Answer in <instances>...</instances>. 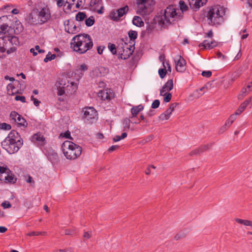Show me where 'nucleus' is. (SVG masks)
<instances>
[{
	"instance_id": "16",
	"label": "nucleus",
	"mask_w": 252,
	"mask_h": 252,
	"mask_svg": "<svg viewBox=\"0 0 252 252\" xmlns=\"http://www.w3.org/2000/svg\"><path fill=\"white\" fill-rule=\"evenodd\" d=\"M67 25L65 27V30L66 32L71 34H75L78 32L77 27L73 21L67 20Z\"/></svg>"
},
{
	"instance_id": "4",
	"label": "nucleus",
	"mask_w": 252,
	"mask_h": 252,
	"mask_svg": "<svg viewBox=\"0 0 252 252\" xmlns=\"http://www.w3.org/2000/svg\"><path fill=\"white\" fill-rule=\"evenodd\" d=\"M62 149L66 158L70 160L76 159L81 155L82 151L81 146L68 140L62 144Z\"/></svg>"
},
{
	"instance_id": "7",
	"label": "nucleus",
	"mask_w": 252,
	"mask_h": 252,
	"mask_svg": "<svg viewBox=\"0 0 252 252\" xmlns=\"http://www.w3.org/2000/svg\"><path fill=\"white\" fill-rule=\"evenodd\" d=\"M149 0H139L137 2V14L145 16L149 14L153 11V6L149 3Z\"/></svg>"
},
{
	"instance_id": "37",
	"label": "nucleus",
	"mask_w": 252,
	"mask_h": 252,
	"mask_svg": "<svg viewBox=\"0 0 252 252\" xmlns=\"http://www.w3.org/2000/svg\"><path fill=\"white\" fill-rule=\"evenodd\" d=\"M130 121L129 119L125 118L123 120L125 130L129 129L130 128Z\"/></svg>"
},
{
	"instance_id": "29",
	"label": "nucleus",
	"mask_w": 252,
	"mask_h": 252,
	"mask_svg": "<svg viewBox=\"0 0 252 252\" xmlns=\"http://www.w3.org/2000/svg\"><path fill=\"white\" fill-rule=\"evenodd\" d=\"M87 16L85 12H79L76 15V20L78 21H82L86 18Z\"/></svg>"
},
{
	"instance_id": "46",
	"label": "nucleus",
	"mask_w": 252,
	"mask_h": 252,
	"mask_svg": "<svg viewBox=\"0 0 252 252\" xmlns=\"http://www.w3.org/2000/svg\"><path fill=\"white\" fill-rule=\"evenodd\" d=\"M15 99L16 101L20 100L22 102L25 103L26 102V98L24 96H19V95H16L15 97Z\"/></svg>"
},
{
	"instance_id": "21",
	"label": "nucleus",
	"mask_w": 252,
	"mask_h": 252,
	"mask_svg": "<svg viewBox=\"0 0 252 252\" xmlns=\"http://www.w3.org/2000/svg\"><path fill=\"white\" fill-rule=\"evenodd\" d=\"M129 8L128 6L126 5L123 7H121L120 8L117 10V18L120 19L122 17H123L124 15L126 14L128 12Z\"/></svg>"
},
{
	"instance_id": "24",
	"label": "nucleus",
	"mask_w": 252,
	"mask_h": 252,
	"mask_svg": "<svg viewBox=\"0 0 252 252\" xmlns=\"http://www.w3.org/2000/svg\"><path fill=\"white\" fill-rule=\"evenodd\" d=\"M171 113L172 110L167 109L164 113L161 114L159 116V119L162 121L168 120L169 118V116L171 115Z\"/></svg>"
},
{
	"instance_id": "8",
	"label": "nucleus",
	"mask_w": 252,
	"mask_h": 252,
	"mask_svg": "<svg viewBox=\"0 0 252 252\" xmlns=\"http://www.w3.org/2000/svg\"><path fill=\"white\" fill-rule=\"evenodd\" d=\"M127 43L123 41L117 46V50L119 53V58L123 60L128 59L132 54L133 50L131 47H130Z\"/></svg>"
},
{
	"instance_id": "63",
	"label": "nucleus",
	"mask_w": 252,
	"mask_h": 252,
	"mask_svg": "<svg viewBox=\"0 0 252 252\" xmlns=\"http://www.w3.org/2000/svg\"><path fill=\"white\" fill-rule=\"evenodd\" d=\"M7 230V228L4 226H0V233H4Z\"/></svg>"
},
{
	"instance_id": "12",
	"label": "nucleus",
	"mask_w": 252,
	"mask_h": 252,
	"mask_svg": "<svg viewBox=\"0 0 252 252\" xmlns=\"http://www.w3.org/2000/svg\"><path fill=\"white\" fill-rule=\"evenodd\" d=\"M207 1V0H189L190 7L195 11L205 4Z\"/></svg>"
},
{
	"instance_id": "5",
	"label": "nucleus",
	"mask_w": 252,
	"mask_h": 252,
	"mask_svg": "<svg viewBox=\"0 0 252 252\" xmlns=\"http://www.w3.org/2000/svg\"><path fill=\"white\" fill-rule=\"evenodd\" d=\"M31 23L36 24H42L46 23L51 18V13L49 8L44 6L36 9L33 12V14L29 15Z\"/></svg>"
},
{
	"instance_id": "17",
	"label": "nucleus",
	"mask_w": 252,
	"mask_h": 252,
	"mask_svg": "<svg viewBox=\"0 0 252 252\" xmlns=\"http://www.w3.org/2000/svg\"><path fill=\"white\" fill-rule=\"evenodd\" d=\"M217 46V43L215 41H211L209 42L207 40H205L203 42L199 45V47L201 49H211Z\"/></svg>"
},
{
	"instance_id": "19",
	"label": "nucleus",
	"mask_w": 252,
	"mask_h": 252,
	"mask_svg": "<svg viewBox=\"0 0 252 252\" xmlns=\"http://www.w3.org/2000/svg\"><path fill=\"white\" fill-rule=\"evenodd\" d=\"M8 173H10V170L7 166H1L0 165V180L4 181L6 179Z\"/></svg>"
},
{
	"instance_id": "45",
	"label": "nucleus",
	"mask_w": 252,
	"mask_h": 252,
	"mask_svg": "<svg viewBox=\"0 0 252 252\" xmlns=\"http://www.w3.org/2000/svg\"><path fill=\"white\" fill-rule=\"evenodd\" d=\"M179 3L182 10H187L188 9V7L184 1L180 0Z\"/></svg>"
},
{
	"instance_id": "34",
	"label": "nucleus",
	"mask_w": 252,
	"mask_h": 252,
	"mask_svg": "<svg viewBox=\"0 0 252 252\" xmlns=\"http://www.w3.org/2000/svg\"><path fill=\"white\" fill-rule=\"evenodd\" d=\"M56 55L55 54H52L51 52H48L46 57L44 59V62L47 63L48 61H52L55 59Z\"/></svg>"
},
{
	"instance_id": "44",
	"label": "nucleus",
	"mask_w": 252,
	"mask_h": 252,
	"mask_svg": "<svg viewBox=\"0 0 252 252\" xmlns=\"http://www.w3.org/2000/svg\"><path fill=\"white\" fill-rule=\"evenodd\" d=\"M159 104V100L158 99H156L153 102L151 107L153 109L157 108L158 107Z\"/></svg>"
},
{
	"instance_id": "51",
	"label": "nucleus",
	"mask_w": 252,
	"mask_h": 252,
	"mask_svg": "<svg viewBox=\"0 0 252 252\" xmlns=\"http://www.w3.org/2000/svg\"><path fill=\"white\" fill-rule=\"evenodd\" d=\"M1 205L4 208H10L11 207V204L7 201L2 202Z\"/></svg>"
},
{
	"instance_id": "50",
	"label": "nucleus",
	"mask_w": 252,
	"mask_h": 252,
	"mask_svg": "<svg viewBox=\"0 0 252 252\" xmlns=\"http://www.w3.org/2000/svg\"><path fill=\"white\" fill-rule=\"evenodd\" d=\"M92 235V234L91 232H85L83 235L84 240H85V239H90Z\"/></svg>"
},
{
	"instance_id": "58",
	"label": "nucleus",
	"mask_w": 252,
	"mask_h": 252,
	"mask_svg": "<svg viewBox=\"0 0 252 252\" xmlns=\"http://www.w3.org/2000/svg\"><path fill=\"white\" fill-rule=\"evenodd\" d=\"M64 234L66 235H73L74 234V231L70 229H66L64 231Z\"/></svg>"
},
{
	"instance_id": "9",
	"label": "nucleus",
	"mask_w": 252,
	"mask_h": 252,
	"mask_svg": "<svg viewBox=\"0 0 252 252\" xmlns=\"http://www.w3.org/2000/svg\"><path fill=\"white\" fill-rule=\"evenodd\" d=\"M83 115L82 118L85 121L93 123L97 116V111L92 107H88L83 109Z\"/></svg>"
},
{
	"instance_id": "57",
	"label": "nucleus",
	"mask_w": 252,
	"mask_h": 252,
	"mask_svg": "<svg viewBox=\"0 0 252 252\" xmlns=\"http://www.w3.org/2000/svg\"><path fill=\"white\" fill-rule=\"evenodd\" d=\"M8 26L5 24H2L0 26V29L1 32H4L6 31Z\"/></svg>"
},
{
	"instance_id": "60",
	"label": "nucleus",
	"mask_w": 252,
	"mask_h": 252,
	"mask_svg": "<svg viewBox=\"0 0 252 252\" xmlns=\"http://www.w3.org/2000/svg\"><path fill=\"white\" fill-rule=\"evenodd\" d=\"M16 50V49L15 47H11L10 48V49H8L7 51H6V52H7V54H10V53H13L14 52H15Z\"/></svg>"
},
{
	"instance_id": "10",
	"label": "nucleus",
	"mask_w": 252,
	"mask_h": 252,
	"mask_svg": "<svg viewBox=\"0 0 252 252\" xmlns=\"http://www.w3.org/2000/svg\"><path fill=\"white\" fill-rule=\"evenodd\" d=\"M10 118L13 122L16 123L20 126L27 127L28 123L26 120L16 111H12L10 114Z\"/></svg>"
},
{
	"instance_id": "2",
	"label": "nucleus",
	"mask_w": 252,
	"mask_h": 252,
	"mask_svg": "<svg viewBox=\"0 0 252 252\" xmlns=\"http://www.w3.org/2000/svg\"><path fill=\"white\" fill-rule=\"evenodd\" d=\"M70 45L74 51L82 54L92 48L93 42L89 34H79L72 38Z\"/></svg>"
},
{
	"instance_id": "53",
	"label": "nucleus",
	"mask_w": 252,
	"mask_h": 252,
	"mask_svg": "<svg viewBox=\"0 0 252 252\" xmlns=\"http://www.w3.org/2000/svg\"><path fill=\"white\" fill-rule=\"evenodd\" d=\"M45 233V232H36V231H33V232H32L30 233H29L28 235L30 236H38V235H39L40 234H44Z\"/></svg>"
},
{
	"instance_id": "38",
	"label": "nucleus",
	"mask_w": 252,
	"mask_h": 252,
	"mask_svg": "<svg viewBox=\"0 0 252 252\" xmlns=\"http://www.w3.org/2000/svg\"><path fill=\"white\" fill-rule=\"evenodd\" d=\"M110 16L112 20L113 21H117L119 20L120 19L117 18V10H113L111 12Z\"/></svg>"
},
{
	"instance_id": "14",
	"label": "nucleus",
	"mask_w": 252,
	"mask_h": 252,
	"mask_svg": "<svg viewBox=\"0 0 252 252\" xmlns=\"http://www.w3.org/2000/svg\"><path fill=\"white\" fill-rule=\"evenodd\" d=\"M173 88V80L170 79L163 86L160 90V95H164L166 94V93L170 91Z\"/></svg>"
},
{
	"instance_id": "23",
	"label": "nucleus",
	"mask_w": 252,
	"mask_h": 252,
	"mask_svg": "<svg viewBox=\"0 0 252 252\" xmlns=\"http://www.w3.org/2000/svg\"><path fill=\"white\" fill-rule=\"evenodd\" d=\"M132 23L135 26L139 27H142L144 25V23L143 22L141 18L137 16H135L133 17L132 20Z\"/></svg>"
},
{
	"instance_id": "3",
	"label": "nucleus",
	"mask_w": 252,
	"mask_h": 252,
	"mask_svg": "<svg viewBox=\"0 0 252 252\" xmlns=\"http://www.w3.org/2000/svg\"><path fill=\"white\" fill-rule=\"evenodd\" d=\"M225 9L220 4H214L207 8L206 17L209 25L218 27L224 21Z\"/></svg>"
},
{
	"instance_id": "39",
	"label": "nucleus",
	"mask_w": 252,
	"mask_h": 252,
	"mask_svg": "<svg viewBox=\"0 0 252 252\" xmlns=\"http://www.w3.org/2000/svg\"><path fill=\"white\" fill-rule=\"evenodd\" d=\"M163 96H164V99H163L164 101L165 102H168L171 99L172 95V94L171 93H166V94L164 95Z\"/></svg>"
},
{
	"instance_id": "32",
	"label": "nucleus",
	"mask_w": 252,
	"mask_h": 252,
	"mask_svg": "<svg viewBox=\"0 0 252 252\" xmlns=\"http://www.w3.org/2000/svg\"><path fill=\"white\" fill-rule=\"evenodd\" d=\"M95 22L94 18L93 16H90L89 18L85 20V24L88 27L93 26Z\"/></svg>"
},
{
	"instance_id": "56",
	"label": "nucleus",
	"mask_w": 252,
	"mask_h": 252,
	"mask_svg": "<svg viewBox=\"0 0 252 252\" xmlns=\"http://www.w3.org/2000/svg\"><path fill=\"white\" fill-rule=\"evenodd\" d=\"M178 103L174 102L170 104L169 108H168L169 110H172V112L174 110V109L176 107V106L178 105Z\"/></svg>"
},
{
	"instance_id": "49",
	"label": "nucleus",
	"mask_w": 252,
	"mask_h": 252,
	"mask_svg": "<svg viewBox=\"0 0 252 252\" xmlns=\"http://www.w3.org/2000/svg\"><path fill=\"white\" fill-rule=\"evenodd\" d=\"M64 89V87H60L58 89L57 94L59 96L63 95L65 93Z\"/></svg>"
},
{
	"instance_id": "13",
	"label": "nucleus",
	"mask_w": 252,
	"mask_h": 252,
	"mask_svg": "<svg viewBox=\"0 0 252 252\" xmlns=\"http://www.w3.org/2000/svg\"><path fill=\"white\" fill-rule=\"evenodd\" d=\"M98 96L102 100H110L114 97V94L111 92L110 90H105L100 91L98 94Z\"/></svg>"
},
{
	"instance_id": "1",
	"label": "nucleus",
	"mask_w": 252,
	"mask_h": 252,
	"mask_svg": "<svg viewBox=\"0 0 252 252\" xmlns=\"http://www.w3.org/2000/svg\"><path fill=\"white\" fill-rule=\"evenodd\" d=\"M23 145V139L20 134L14 130H11L8 136L1 143L2 148L9 154L17 153Z\"/></svg>"
},
{
	"instance_id": "22",
	"label": "nucleus",
	"mask_w": 252,
	"mask_h": 252,
	"mask_svg": "<svg viewBox=\"0 0 252 252\" xmlns=\"http://www.w3.org/2000/svg\"><path fill=\"white\" fill-rule=\"evenodd\" d=\"M15 89V86L11 83H9L7 86V94L9 95H12L16 94H21L22 93L17 90L16 92H13V90Z\"/></svg>"
},
{
	"instance_id": "43",
	"label": "nucleus",
	"mask_w": 252,
	"mask_h": 252,
	"mask_svg": "<svg viewBox=\"0 0 252 252\" xmlns=\"http://www.w3.org/2000/svg\"><path fill=\"white\" fill-rule=\"evenodd\" d=\"M2 40H4V41L8 40V41H9L10 42H12L13 41H15L16 40H17V39L15 36H12V37L4 36L2 38Z\"/></svg>"
},
{
	"instance_id": "59",
	"label": "nucleus",
	"mask_w": 252,
	"mask_h": 252,
	"mask_svg": "<svg viewBox=\"0 0 252 252\" xmlns=\"http://www.w3.org/2000/svg\"><path fill=\"white\" fill-rule=\"evenodd\" d=\"M122 139L121 138V136H119V135H116L113 138V140L115 142H118V141H120V140H121Z\"/></svg>"
},
{
	"instance_id": "6",
	"label": "nucleus",
	"mask_w": 252,
	"mask_h": 252,
	"mask_svg": "<svg viewBox=\"0 0 252 252\" xmlns=\"http://www.w3.org/2000/svg\"><path fill=\"white\" fill-rule=\"evenodd\" d=\"M177 15L176 9L171 5H169L164 10H161L157 20L160 25L163 27L164 25H169L171 23L170 20Z\"/></svg>"
},
{
	"instance_id": "33",
	"label": "nucleus",
	"mask_w": 252,
	"mask_h": 252,
	"mask_svg": "<svg viewBox=\"0 0 252 252\" xmlns=\"http://www.w3.org/2000/svg\"><path fill=\"white\" fill-rule=\"evenodd\" d=\"M102 4V0H91L90 1V6L91 7H98Z\"/></svg>"
},
{
	"instance_id": "15",
	"label": "nucleus",
	"mask_w": 252,
	"mask_h": 252,
	"mask_svg": "<svg viewBox=\"0 0 252 252\" xmlns=\"http://www.w3.org/2000/svg\"><path fill=\"white\" fill-rule=\"evenodd\" d=\"M85 0H66V3H68L67 8L71 10L72 6L75 5L76 8H79L85 2Z\"/></svg>"
},
{
	"instance_id": "25",
	"label": "nucleus",
	"mask_w": 252,
	"mask_h": 252,
	"mask_svg": "<svg viewBox=\"0 0 252 252\" xmlns=\"http://www.w3.org/2000/svg\"><path fill=\"white\" fill-rule=\"evenodd\" d=\"M235 221L240 223L243 224L245 226H250L252 227V221L248 220H242L241 219H236Z\"/></svg>"
},
{
	"instance_id": "27",
	"label": "nucleus",
	"mask_w": 252,
	"mask_h": 252,
	"mask_svg": "<svg viewBox=\"0 0 252 252\" xmlns=\"http://www.w3.org/2000/svg\"><path fill=\"white\" fill-rule=\"evenodd\" d=\"M250 93L249 91L246 88H243L241 91L240 93L238 94L237 97L239 100L243 99L244 97Z\"/></svg>"
},
{
	"instance_id": "26",
	"label": "nucleus",
	"mask_w": 252,
	"mask_h": 252,
	"mask_svg": "<svg viewBox=\"0 0 252 252\" xmlns=\"http://www.w3.org/2000/svg\"><path fill=\"white\" fill-rule=\"evenodd\" d=\"M17 179L15 178L14 175L11 173L10 171V173H8L7 175V177L6 179L4 180L5 183H14L16 182Z\"/></svg>"
},
{
	"instance_id": "11",
	"label": "nucleus",
	"mask_w": 252,
	"mask_h": 252,
	"mask_svg": "<svg viewBox=\"0 0 252 252\" xmlns=\"http://www.w3.org/2000/svg\"><path fill=\"white\" fill-rule=\"evenodd\" d=\"M176 69L179 72H183L186 70V60L181 56H178V59L175 61Z\"/></svg>"
},
{
	"instance_id": "52",
	"label": "nucleus",
	"mask_w": 252,
	"mask_h": 252,
	"mask_svg": "<svg viewBox=\"0 0 252 252\" xmlns=\"http://www.w3.org/2000/svg\"><path fill=\"white\" fill-rule=\"evenodd\" d=\"M120 148L119 145H113L111 146L108 150V151L110 153L116 150H118Z\"/></svg>"
},
{
	"instance_id": "30",
	"label": "nucleus",
	"mask_w": 252,
	"mask_h": 252,
	"mask_svg": "<svg viewBox=\"0 0 252 252\" xmlns=\"http://www.w3.org/2000/svg\"><path fill=\"white\" fill-rule=\"evenodd\" d=\"M213 143H209L204 145H201L199 147L201 153L209 150L213 145Z\"/></svg>"
},
{
	"instance_id": "61",
	"label": "nucleus",
	"mask_w": 252,
	"mask_h": 252,
	"mask_svg": "<svg viewBox=\"0 0 252 252\" xmlns=\"http://www.w3.org/2000/svg\"><path fill=\"white\" fill-rule=\"evenodd\" d=\"M35 48L36 50H37L38 52L39 53H43L45 52V51L44 50L40 49V47L38 45L35 46Z\"/></svg>"
},
{
	"instance_id": "54",
	"label": "nucleus",
	"mask_w": 252,
	"mask_h": 252,
	"mask_svg": "<svg viewBox=\"0 0 252 252\" xmlns=\"http://www.w3.org/2000/svg\"><path fill=\"white\" fill-rule=\"evenodd\" d=\"M217 57L220 59H221L222 60L226 59V57L223 55L220 52H218L217 54Z\"/></svg>"
},
{
	"instance_id": "20",
	"label": "nucleus",
	"mask_w": 252,
	"mask_h": 252,
	"mask_svg": "<svg viewBox=\"0 0 252 252\" xmlns=\"http://www.w3.org/2000/svg\"><path fill=\"white\" fill-rule=\"evenodd\" d=\"M143 108L144 107L142 105L133 106L131 109V113L132 115L131 118L136 117V115L143 109Z\"/></svg>"
},
{
	"instance_id": "41",
	"label": "nucleus",
	"mask_w": 252,
	"mask_h": 252,
	"mask_svg": "<svg viewBox=\"0 0 252 252\" xmlns=\"http://www.w3.org/2000/svg\"><path fill=\"white\" fill-rule=\"evenodd\" d=\"M201 152L200 151V149L199 148H197L192 151H191L189 153V155L190 156H197V155H199L200 154H201Z\"/></svg>"
},
{
	"instance_id": "31",
	"label": "nucleus",
	"mask_w": 252,
	"mask_h": 252,
	"mask_svg": "<svg viewBox=\"0 0 252 252\" xmlns=\"http://www.w3.org/2000/svg\"><path fill=\"white\" fill-rule=\"evenodd\" d=\"M108 48L113 55H116L117 54V51H118L117 47L116 48L114 44L109 43Z\"/></svg>"
},
{
	"instance_id": "64",
	"label": "nucleus",
	"mask_w": 252,
	"mask_h": 252,
	"mask_svg": "<svg viewBox=\"0 0 252 252\" xmlns=\"http://www.w3.org/2000/svg\"><path fill=\"white\" fill-rule=\"evenodd\" d=\"M246 88H247L248 90H249L250 92L252 91V82L247 85Z\"/></svg>"
},
{
	"instance_id": "42",
	"label": "nucleus",
	"mask_w": 252,
	"mask_h": 252,
	"mask_svg": "<svg viewBox=\"0 0 252 252\" xmlns=\"http://www.w3.org/2000/svg\"><path fill=\"white\" fill-rule=\"evenodd\" d=\"M88 67L87 65L85 63H83L81 64L79 68L77 69L76 70L78 72H81V73H82V72L86 71Z\"/></svg>"
},
{
	"instance_id": "55",
	"label": "nucleus",
	"mask_w": 252,
	"mask_h": 252,
	"mask_svg": "<svg viewBox=\"0 0 252 252\" xmlns=\"http://www.w3.org/2000/svg\"><path fill=\"white\" fill-rule=\"evenodd\" d=\"M239 114H236V112H235L234 114L231 115L229 118V120L230 121L231 123H233V122L235 120L236 118V116L237 115H238Z\"/></svg>"
},
{
	"instance_id": "62",
	"label": "nucleus",
	"mask_w": 252,
	"mask_h": 252,
	"mask_svg": "<svg viewBox=\"0 0 252 252\" xmlns=\"http://www.w3.org/2000/svg\"><path fill=\"white\" fill-rule=\"evenodd\" d=\"M4 79H5V80H10V81H12V82H13V81H15V79H14V78H13V77H9V76H8V75H6V76H5V77H4Z\"/></svg>"
},
{
	"instance_id": "36",
	"label": "nucleus",
	"mask_w": 252,
	"mask_h": 252,
	"mask_svg": "<svg viewBox=\"0 0 252 252\" xmlns=\"http://www.w3.org/2000/svg\"><path fill=\"white\" fill-rule=\"evenodd\" d=\"M0 128L3 130H9L11 129V126L10 125L6 124L5 123H0Z\"/></svg>"
},
{
	"instance_id": "18",
	"label": "nucleus",
	"mask_w": 252,
	"mask_h": 252,
	"mask_svg": "<svg viewBox=\"0 0 252 252\" xmlns=\"http://www.w3.org/2000/svg\"><path fill=\"white\" fill-rule=\"evenodd\" d=\"M33 140L38 143L40 146H43L46 144L45 138L41 133L34 134L32 136Z\"/></svg>"
},
{
	"instance_id": "47",
	"label": "nucleus",
	"mask_w": 252,
	"mask_h": 252,
	"mask_svg": "<svg viewBox=\"0 0 252 252\" xmlns=\"http://www.w3.org/2000/svg\"><path fill=\"white\" fill-rule=\"evenodd\" d=\"M60 135L66 138L72 139V137L70 136V133L68 130H67L64 133H61Z\"/></svg>"
},
{
	"instance_id": "48",
	"label": "nucleus",
	"mask_w": 252,
	"mask_h": 252,
	"mask_svg": "<svg viewBox=\"0 0 252 252\" xmlns=\"http://www.w3.org/2000/svg\"><path fill=\"white\" fill-rule=\"evenodd\" d=\"M201 75L203 77L209 78L212 75V72L211 71H203L202 72Z\"/></svg>"
},
{
	"instance_id": "40",
	"label": "nucleus",
	"mask_w": 252,
	"mask_h": 252,
	"mask_svg": "<svg viewBox=\"0 0 252 252\" xmlns=\"http://www.w3.org/2000/svg\"><path fill=\"white\" fill-rule=\"evenodd\" d=\"M186 236V234L185 233L183 232H180L175 236L174 238L175 240H178L181 238H184Z\"/></svg>"
},
{
	"instance_id": "28",
	"label": "nucleus",
	"mask_w": 252,
	"mask_h": 252,
	"mask_svg": "<svg viewBox=\"0 0 252 252\" xmlns=\"http://www.w3.org/2000/svg\"><path fill=\"white\" fill-rule=\"evenodd\" d=\"M165 61H163V65L164 66V68H160L158 70V74L159 75V76L161 78H163L166 73H167V70L166 69V66L165 65Z\"/></svg>"
},
{
	"instance_id": "35",
	"label": "nucleus",
	"mask_w": 252,
	"mask_h": 252,
	"mask_svg": "<svg viewBox=\"0 0 252 252\" xmlns=\"http://www.w3.org/2000/svg\"><path fill=\"white\" fill-rule=\"evenodd\" d=\"M128 35L131 40H135L137 37V32L135 31H129Z\"/></svg>"
}]
</instances>
